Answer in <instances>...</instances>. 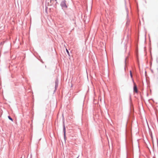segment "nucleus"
<instances>
[{
	"mask_svg": "<svg viewBox=\"0 0 158 158\" xmlns=\"http://www.w3.org/2000/svg\"><path fill=\"white\" fill-rule=\"evenodd\" d=\"M60 5L63 9H66L67 8V6L66 4L65 0L62 1L60 4Z\"/></svg>",
	"mask_w": 158,
	"mask_h": 158,
	"instance_id": "1",
	"label": "nucleus"
},
{
	"mask_svg": "<svg viewBox=\"0 0 158 158\" xmlns=\"http://www.w3.org/2000/svg\"><path fill=\"white\" fill-rule=\"evenodd\" d=\"M134 92H135V93H137L138 92V90L137 89V88L136 86V85L135 83H134Z\"/></svg>",
	"mask_w": 158,
	"mask_h": 158,
	"instance_id": "2",
	"label": "nucleus"
},
{
	"mask_svg": "<svg viewBox=\"0 0 158 158\" xmlns=\"http://www.w3.org/2000/svg\"><path fill=\"white\" fill-rule=\"evenodd\" d=\"M130 75L131 78H132V74L131 71H130Z\"/></svg>",
	"mask_w": 158,
	"mask_h": 158,
	"instance_id": "3",
	"label": "nucleus"
},
{
	"mask_svg": "<svg viewBox=\"0 0 158 158\" xmlns=\"http://www.w3.org/2000/svg\"><path fill=\"white\" fill-rule=\"evenodd\" d=\"M8 118L10 120H11L12 121H13V119H12L10 116H8Z\"/></svg>",
	"mask_w": 158,
	"mask_h": 158,
	"instance_id": "4",
	"label": "nucleus"
},
{
	"mask_svg": "<svg viewBox=\"0 0 158 158\" xmlns=\"http://www.w3.org/2000/svg\"><path fill=\"white\" fill-rule=\"evenodd\" d=\"M66 51L68 53H69V51H68V50L67 49H66Z\"/></svg>",
	"mask_w": 158,
	"mask_h": 158,
	"instance_id": "5",
	"label": "nucleus"
},
{
	"mask_svg": "<svg viewBox=\"0 0 158 158\" xmlns=\"http://www.w3.org/2000/svg\"><path fill=\"white\" fill-rule=\"evenodd\" d=\"M152 139L153 140V138H152Z\"/></svg>",
	"mask_w": 158,
	"mask_h": 158,
	"instance_id": "6",
	"label": "nucleus"
},
{
	"mask_svg": "<svg viewBox=\"0 0 158 158\" xmlns=\"http://www.w3.org/2000/svg\"><path fill=\"white\" fill-rule=\"evenodd\" d=\"M55 0V1H56L57 0Z\"/></svg>",
	"mask_w": 158,
	"mask_h": 158,
	"instance_id": "7",
	"label": "nucleus"
}]
</instances>
